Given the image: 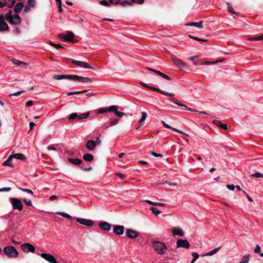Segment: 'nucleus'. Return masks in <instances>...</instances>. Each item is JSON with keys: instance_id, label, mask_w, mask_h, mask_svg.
<instances>
[{"instance_id": "obj_7", "label": "nucleus", "mask_w": 263, "mask_h": 263, "mask_svg": "<svg viewBox=\"0 0 263 263\" xmlns=\"http://www.w3.org/2000/svg\"><path fill=\"white\" fill-rule=\"evenodd\" d=\"M10 200L14 210H17L20 211L23 210V205L20 199L14 197L10 198Z\"/></svg>"}, {"instance_id": "obj_47", "label": "nucleus", "mask_w": 263, "mask_h": 263, "mask_svg": "<svg viewBox=\"0 0 263 263\" xmlns=\"http://www.w3.org/2000/svg\"><path fill=\"white\" fill-rule=\"evenodd\" d=\"M115 114L119 118H122L123 116H124L125 114L124 113V112H119L118 111V110H117L116 112L115 113Z\"/></svg>"}, {"instance_id": "obj_13", "label": "nucleus", "mask_w": 263, "mask_h": 263, "mask_svg": "<svg viewBox=\"0 0 263 263\" xmlns=\"http://www.w3.org/2000/svg\"><path fill=\"white\" fill-rule=\"evenodd\" d=\"M41 256L50 263H57L54 257L51 254L42 253L41 254Z\"/></svg>"}, {"instance_id": "obj_24", "label": "nucleus", "mask_w": 263, "mask_h": 263, "mask_svg": "<svg viewBox=\"0 0 263 263\" xmlns=\"http://www.w3.org/2000/svg\"><path fill=\"white\" fill-rule=\"evenodd\" d=\"M161 123H162L163 124V126L165 127V128H170V129H172L174 131H175L179 134H184V135H185L182 131L181 130H180L176 128H174V127H171V126H170L169 125H168L167 124H166L164 121H161Z\"/></svg>"}, {"instance_id": "obj_33", "label": "nucleus", "mask_w": 263, "mask_h": 263, "mask_svg": "<svg viewBox=\"0 0 263 263\" xmlns=\"http://www.w3.org/2000/svg\"><path fill=\"white\" fill-rule=\"evenodd\" d=\"M142 117L139 121V123L140 125H142L143 122L145 121L147 117V113L145 112H142Z\"/></svg>"}, {"instance_id": "obj_58", "label": "nucleus", "mask_w": 263, "mask_h": 263, "mask_svg": "<svg viewBox=\"0 0 263 263\" xmlns=\"http://www.w3.org/2000/svg\"><path fill=\"white\" fill-rule=\"evenodd\" d=\"M11 190V187H4L0 189V192H9Z\"/></svg>"}, {"instance_id": "obj_64", "label": "nucleus", "mask_w": 263, "mask_h": 263, "mask_svg": "<svg viewBox=\"0 0 263 263\" xmlns=\"http://www.w3.org/2000/svg\"><path fill=\"white\" fill-rule=\"evenodd\" d=\"M47 149L49 151H51V150L52 151H56L57 150L56 148L54 146H52V145L48 146L47 147Z\"/></svg>"}, {"instance_id": "obj_35", "label": "nucleus", "mask_w": 263, "mask_h": 263, "mask_svg": "<svg viewBox=\"0 0 263 263\" xmlns=\"http://www.w3.org/2000/svg\"><path fill=\"white\" fill-rule=\"evenodd\" d=\"M250 259V255H246L243 256L239 263H248Z\"/></svg>"}, {"instance_id": "obj_52", "label": "nucleus", "mask_w": 263, "mask_h": 263, "mask_svg": "<svg viewBox=\"0 0 263 263\" xmlns=\"http://www.w3.org/2000/svg\"><path fill=\"white\" fill-rule=\"evenodd\" d=\"M254 251L255 253H258V254H259L261 252H260V247L258 245H256Z\"/></svg>"}, {"instance_id": "obj_9", "label": "nucleus", "mask_w": 263, "mask_h": 263, "mask_svg": "<svg viewBox=\"0 0 263 263\" xmlns=\"http://www.w3.org/2000/svg\"><path fill=\"white\" fill-rule=\"evenodd\" d=\"M58 36L59 38L63 39V41L71 42L73 40L74 33L72 32L68 31L66 35L60 33Z\"/></svg>"}, {"instance_id": "obj_20", "label": "nucleus", "mask_w": 263, "mask_h": 263, "mask_svg": "<svg viewBox=\"0 0 263 263\" xmlns=\"http://www.w3.org/2000/svg\"><path fill=\"white\" fill-rule=\"evenodd\" d=\"M202 23V21H200L199 22H190L185 24V26H193L201 29L203 28Z\"/></svg>"}, {"instance_id": "obj_49", "label": "nucleus", "mask_w": 263, "mask_h": 263, "mask_svg": "<svg viewBox=\"0 0 263 263\" xmlns=\"http://www.w3.org/2000/svg\"><path fill=\"white\" fill-rule=\"evenodd\" d=\"M7 2L6 0H0V8H3L7 6Z\"/></svg>"}, {"instance_id": "obj_32", "label": "nucleus", "mask_w": 263, "mask_h": 263, "mask_svg": "<svg viewBox=\"0 0 263 263\" xmlns=\"http://www.w3.org/2000/svg\"><path fill=\"white\" fill-rule=\"evenodd\" d=\"M12 63L13 64L17 65V66H21V65H26L27 64L24 62L20 61L19 60H17L16 59H12Z\"/></svg>"}, {"instance_id": "obj_12", "label": "nucleus", "mask_w": 263, "mask_h": 263, "mask_svg": "<svg viewBox=\"0 0 263 263\" xmlns=\"http://www.w3.org/2000/svg\"><path fill=\"white\" fill-rule=\"evenodd\" d=\"M76 221L79 223L87 226L88 227H91L93 224V221L90 219H87L81 218H77L76 219Z\"/></svg>"}, {"instance_id": "obj_23", "label": "nucleus", "mask_w": 263, "mask_h": 263, "mask_svg": "<svg viewBox=\"0 0 263 263\" xmlns=\"http://www.w3.org/2000/svg\"><path fill=\"white\" fill-rule=\"evenodd\" d=\"M172 234L173 235H178L179 236H183L184 235V232L180 228H174L172 230Z\"/></svg>"}, {"instance_id": "obj_2", "label": "nucleus", "mask_w": 263, "mask_h": 263, "mask_svg": "<svg viewBox=\"0 0 263 263\" xmlns=\"http://www.w3.org/2000/svg\"><path fill=\"white\" fill-rule=\"evenodd\" d=\"M53 79L57 80L67 79L71 81H77L84 83H91L93 79L87 77H83L75 74H56L53 76Z\"/></svg>"}, {"instance_id": "obj_37", "label": "nucleus", "mask_w": 263, "mask_h": 263, "mask_svg": "<svg viewBox=\"0 0 263 263\" xmlns=\"http://www.w3.org/2000/svg\"><path fill=\"white\" fill-rule=\"evenodd\" d=\"M248 40L251 41L262 40H263V34L257 37H250Z\"/></svg>"}, {"instance_id": "obj_55", "label": "nucleus", "mask_w": 263, "mask_h": 263, "mask_svg": "<svg viewBox=\"0 0 263 263\" xmlns=\"http://www.w3.org/2000/svg\"><path fill=\"white\" fill-rule=\"evenodd\" d=\"M24 92H25V91H23V90L18 91L15 93L10 95V96H17Z\"/></svg>"}, {"instance_id": "obj_14", "label": "nucleus", "mask_w": 263, "mask_h": 263, "mask_svg": "<svg viewBox=\"0 0 263 263\" xmlns=\"http://www.w3.org/2000/svg\"><path fill=\"white\" fill-rule=\"evenodd\" d=\"M126 234L129 238H136L138 237L139 233L133 229H128L126 230Z\"/></svg>"}, {"instance_id": "obj_15", "label": "nucleus", "mask_w": 263, "mask_h": 263, "mask_svg": "<svg viewBox=\"0 0 263 263\" xmlns=\"http://www.w3.org/2000/svg\"><path fill=\"white\" fill-rule=\"evenodd\" d=\"M124 227L123 226L115 225L113 227V232L117 235H121L124 233Z\"/></svg>"}, {"instance_id": "obj_36", "label": "nucleus", "mask_w": 263, "mask_h": 263, "mask_svg": "<svg viewBox=\"0 0 263 263\" xmlns=\"http://www.w3.org/2000/svg\"><path fill=\"white\" fill-rule=\"evenodd\" d=\"M149 210L155 215H158V214L161 213V212L158 209L154 207H151Z\"/></svg>"}, {"instance_id": "obj_34", "label": "nucleus", "mask_w": 263, "mask_h": 263, "mask_svg": "<svg viewBox=\"0 0 263 263\" xmlns=\"http://www.w3.org/2000/svg\"><path fill=\"white\" fill-rule=\"evenodd\" d=\"M57 214L60 215L65 218H66L69 220L72 219V217L68 214L65 212H59L57 213Z\"/></svg>"}, {"instance_id": "obj_18", "label": "nucleus", "mask_w": 263, "mask_h": 263, "mask_svg": "<svg viewBox=\"0 0 263 263\" xmlns=\"http://www.w3.org/2000/svg\"><path fill=\"white\" fill-rule=\"evenodd\" d=\"M86 148L89 151H93L96 147V143L95 141L89 140L86 142Z\"/></svg>"}, {"instance_id": "obj_8", "label": "nucleus", "mask_w": 263, "mask_h": 263, "mask_svg": "<svg viewBox=\"0 0 263 263\" xmlns=\"http://www.w3.org/2000/svg\"><path fill=\"white\" fill-rule=\"evenodd\" d=\"M21 250L25 253L29 252L34 253L35 251V248L33 245L29 243H24L21 246Z\"/></svg>"}, {"instance_id": "obj_21", "label": "nucleus", "mask_w": 263, "mask_h": 263, "mask_svg": "<svg viewBox=\"0 0 263 263\" xmlns=\"http://www.w3.org/2000/svg\"><path fill=\"white\" fill-rule=\"evenodd\" d=\"M169 100L178 106L184 107L185 109H184V110H187L191 111H193V109H191V108H187L185 105L180 103L178 100L174 98H171L169 99Z\"/></svg>"}, {"instance_id": "obj_31", "label": "nucleus", "mask_w": 263, "mask_h": 263, "mask_svg": "<svg viewBox=\"0 0 263 263\" xmlns=\"http://www.w3.org/2000/svg\"><path fill=\"white\" fill-rule=\"evenodd\" d=\"M13 156V158H16L17 159H20L22 160H24L26 159V156L21 153L16 154L12 155Z\"/></svg>"}, {"instance_id": "obj_22", "label": "nucleus", "mask_w": 263, "mask_h": 263, "mask_svg": "<svg viewBox=\"0 0 263 263\" xmlns=\"http://www.w3.org/2000/svg\"><path fill=\"white\" fill-rule=\"evenodd\" d=\"M23 7L24 4L22 3H17L14 6V11L16 13V14H17V13H20L22 11Z\"/></svg>"}, {"instance_id": "obj_11", "label": "nucleus", "mask_w": 263, "mask_h": 263, "mask_svg": "<svg viewBox=\"0 0 263 263\" xmlns=\"http://www.w3.org/2000/svg\"><path fill=\"white\" fill-rule=\"evenodd\" d=\"M190 243L186 239H179L176 242V248H189Z\"/></svg>"}, {"instance_id": "obj_27", "label": "nucleus", "mask_w": 263, "mask_h": 263, "mask_svg": "<svg viewBox=\"0 0 263 263\" xmlns=\"http://www.w3.org/2000/svg\"><path fill=\"white\" fill-rule=\"evenodd\" d=\"M13 159V156L10 155L9 156L8 158L4 162L3 165L4 166H8L11 167H14V166L11 164V162Z\"/></svg>"}, {"instance_id": "obj_30", "label": "nucleus", "mask_w": 263, "mask_h": 263, "mask_svg": "<svg viewBox=\"0 0 263 263\" xmlns=\"http://www.w3.org/2000/svg\"><path fill=\"white\" fill-rule=\"evenodd\" d=\"M144 201L145 202L148 203L149 204L155 205V206H164L165 205L163 203L153 202V201H152L149 200H146Z\"/></svg>"}, {"instance_id": "obj_25", "label": "nucleus", "mask_w": 263, "mask_h": 263, "mask_svg": "<svg viewBox=\"0 0 263 263\" xmlns=\"http://www.w3.org/2000/svg\"><path fill=\"white\" fill-rule=\"evenodd\" d=\"M68 160L69 162L76 165H78L82 162V160L78 158H69Z\"/></svg>"}, {"instance_id": "obj_17", "label": "nucleus", "mask_w": 263, "mask_h": 263, "mask_svg": "<svg viewBox=\"0 0 263 263\" xmlns=\"http://www.w3.org/2000/svg\"><path fill=\"white\" fill-rule=\"evenodd\" d=\"M99 227L103 230L109 231L111 229V225L107 222L102 221L99 222Z\"/></svg>"}, {"instance_id": "obj_45", "label": "nucleus", "mask_w": 263, "mask_h": 263, "mask_svg": "<svg viewBox=\"0 0 263 263\" xmlns=\"http://www.w3.org/2000/svg\"><path fill=\"white\" fill-rule=\"evenodd\" d=\"M252 177H256V178H259L261 177L263 178V174H261L260 173L257 172L254 174H252L251 175Z\"/></svg>"}, {"instance_id": "obj_46", "label": "nucleus", "mask_w": 263, "mask_h": 263, "mask_svg": "<svg viewBox=\"0 0 263 263\" xmlns=\"http://www.w3.org/2000/svg\"><path fill=\"white\" fill-rule=\"evenodd\" d=\"M119 121V119H114L112 120H111L109 123V126H114V125H115L116 124H117L118 123Z\"/></svg>"}, {"instance_id": "obj_57", "label": "nucleus", "mask_w": 263, "mask_h": 263, "mask_svg": "<svg viewBox=\"0 0 263 263\" xmlns=\"http://www.w3.org/2000/svg\"><path fill=\"white\" fill-rule=\"evenodd\" d=\"M151 154L153 156H154V157H162V155L160 154H157L154 152H151Z\"/></svg>"}, {"instance_id": "obj_39", "label": "nucleus", "mask_w": 263, "mask_h": 263, "mask_svg": "<svg viewBox=\"0 0 263 263\" xmlns=\"http://www.w3.org/2000/svg\"><path fill=\"white\" fill-rule=\"evenodd\" d=\"M7 6L9 8H12L15 4V0H8V1H7Z\"/></svg>"}, {"instance_id": "obj_16", "label": "nucleus", "mask_w": 263, "mask_h": 263, "mask_svg": "<svg viewBox=\"0 0 263 263\" xmlns=\"http://www.w3.org/2000/svg\"><path fill=\"white\" fill-rule=\"evenodd\" d=\"M148 88H149L150 89H151L152 90L158 92H159V93H160L161 94H163L164 95H165L166 96H168V97H174L175 96V94L174 93L166 92V91L162 90L160 89H159V88H158L157 87H153V86L150 87V86H149Z\"/></svg>"}, {"instance_id": "obj_26", "label": "nucleus", "mask_w": 263, "mask_h": 263, "mask_svg": "<svg viewBox=\"0 0 263 263\" xmlns=\"http://www.w3.org/2000/svg\"><path fill=\"white\" fill-rule=\"evenodd\" d=\"M213 123L217 126L218 127H221L222 129H227V124H223L220 121L217 120H213Z\"/></svg>"}, {"instance_id": "obj_48", "label": "nucleus", "mask_w": 263, "mask_h": 263, "mask_svg": "<svg viewBox=\"0 0 263 263\" xmlns=\"http://www.w3.org/2000/svg\"><path fill=\"white\" fill-rule=\"evenodd\" d=\"M100 4L105 6H109V3L107 2L106 0H102L99 2Z\"/></svg>"}, {"instance_id": "obj_60", "label": "nucleus", "mask_w": 263, "mask_h": 263, "mask_svg": "<svg viewBox=\"0 0 263 263\" xmlns=\"http://www.w3.org/2000/svg\"><path fill=\"white\" fill-rule=\"evenodd\" d=\"M227 187L230 190L233 191L235 189V186L233 184L232 185L227 184Z\"/></svg>"}, {"instance_id": "obj_43", "label": "nucleus", "mask_w": 263, "mask_h": 263, "mask_svg": "<svg viewBox=\"0 0 263 263\" xmlns=\"http://www.w3.org/2000/svg\"><path fill=\"white\" fill-rule=\"evenodd\" d=\"M192 255L194 258L192 259L191 263H194L199 257V255L196 252H193Z\"/></svg>"}, {"instance_id": "obj_38", "label": "nucleus", "mask_w": 263, "mask_h": 263, "mask_svg": "<svg viewBox=\"0 0 263 263\" xmlns=\"http://www.w3.org/2000/svg\"><path fill=\"white\" fill-rule=\"evenodd\" d=\"M108 108V112H114V113L116 112V111L118 110V107L115 105L111 106Z\"/></svg>"}, {"instance_id": "obj_62", "label": "nucleus", "mask_w": 263, "mask_h": 263, "mask_svg": "<svg viewBox=\"0 0 263 263\" xmlns=\"http://www.w3.org/2000/svg\"><path fill=\"white\" fill-rule=\"evenodd\" d=\"M58 198V197L57 196H56V195H51L49 197V200L50 201H53V200H54L55 199H57Z\"/></svg>"}, {"instance_id": "obj_6", "label": "nucleus", "mask_w": 263, "mask_h": 263, "mask_svg": "<svg viewBox=\"0 0 263 263\" xmlns=\"http://www.w3.org/2000/svg\"><path fill=\"white\" fill-rule=\"evenodd\" d=\"M171 59L173 61L174 64L179 68H185L188 69V66L184 63L181 60L179 59L175 55H172Z\"/></svg>"}, {"instance_id": "obj_50", "label": "nucleus", "mask_w": 263, "mask_h": 263, "mask_svg": "<svg viewBox=\"0 0 263 263\" xmlns=\"http://www.w3.org/2000/svg\"><path fill=\"white\" fill-rule=\"evenodd\" d=\"M165 184H168L170 185H172V186H177V184L176 183H175V182L171 183L167 181H165L164 182L161 183V184H163V185Z\"/></svg>"}, {"instance_id": "obj_51", "label": "nucleus", "mask_w": 263, "mask_h": 263, "mask_svg": "<svg viewBox=\"0 0 263 263\" xmlns=\"http://www.w3.org/2000/svg\"><path fill=\"white\" fill-rule=\"evenodd\" d=\"M28 4L29 6L34 7L35 5V0H28Z\"/></svg>"}, {"instance_id": "obj_10", "label": "nucleus", "mask_w": 263, "mask_h": 263, "mask_svg": "<svg viewBox=\"0 0 263 263\" xmlns=\"http://www.w3.org/2000/svg\"><path fill=\"white\" fill-rule=\"evenodd\" d=\"M71 62L77 65L78 66L80 67H83L85 68H89V69H93L92 67H91L89 63L82 62V61H79L76 60H72Z\"/></svg>"}, {"instance_id": "obj_44", "label": "nucleus", "mask_w": 263, "mask_h": 263, "mask_svg": "<svg viewBox=\"0 0 263 263\" xmlns=\"http://www.w3.org/2000/svg\"><path fill=\"white\" fill-rule=\"evenodd\" d=\"M23 201L25 202V203L28 205V206H32V201L30 199H28L27 198H24L23 199Z\"/></svg>"}, {"instance_id": "obj_42", "label": "nucleus", "mask_w": 263, "mask_h": 263, "mask_svg": "<svg viewBox=\"0 0 263 263\" xmlns=\"http://www.w3.org/2000/svg\"><path fill=\"white\" fill-rule=\"evenodd\" d=\"M227 6H228V11L229 12H230L231 13H233V14H237V12H236L235 11H234L232 5L229 3H227Z\"/></svg>"}, {"instance_id": "obj_1", "label": "nucleus", "mask_w": 263, "mask_h": 263, "mask_svg": "<svg viewBox=\"0 0 263 263\" xmlns=\"http://www.w3.org/2000/svg\"><path fill=\"white\" fill-rule=\"evenodd\" d=\"M6 20L11 25H18L21 23V18L16 14H12L11 10L5 14H0V32H4L9 30V27Z\"/></svg>"}, {"instance_id": "obj_61", "label": "nucleus", "mask_w": 263, "mask_h": 263, "mask_svg": "<svg viewBox=\"0 0 263 263\" xmlns=\"http://www.w3.org/2000/svg\"><path fill=\"white\" fill-rule=\"evenodd\" d=\"M33 101L31 100L28 101L26 103V105L27 106H31L32 105H33Z\"/></svg>"}, {"instance_id": "obj_29", "label": "nucleus", "mask_w": 263, "mask_h": 263, "mask_svg": "<svg viewBox=\"0 0 263 263\" xmlns=\"http://www.w3.org/2000/svg\"><path fill=\"white\" fill-rule=\"evenodd\" d=\"M93 156L90 154H84L83 156V158L84 160L88 162H90L93 160Z\"/></svg>"}, {"instance_id": "obj_19", "label": "nucleus", "mask_w": 263, "mask_h": 263, "mask_svg": "<svg viewBox=\"0 0 263 263\" xmlns=\"http://www.w3.org/2000/svg\"><path fill=\"white\" fill-rule=\"evenodd\" d=\"M148 70H150V71H152L156 73H157V74H158L159 76L162 77V78L167 80H169V81H172V78H171L170 77L162 73L161 72L159 71H157V70H156L155 69H152V68H147Z\"/></svg>"}, {"instance_id": "obj_59", "label": "nucleus", "mask_w": 263, "mask_h": 263, "mask_svg": "<svg viewBox=\"0 0 263 263\" xmlns=\"http://www.w3.org/2000/svg\"><path fill=\"white\" fill-rule=\"evenodd\" d=\"M116 175L119 177L121 179H124L126 176L124 175V174H123L122 173H117L116 174Z\"/></svg>"}, {"instance_id": "obj_53", "label": "nucleus", "mask_w": 263, "mask_h": 263, "mask_svg": "<svg viewBox=\"0 0 263 263\" xmlns=\"http://www.w3.org/2000/svg\"><path fill=\"white\" fill-rule=\"evenodd\" d=\"M120 4L123 6H125L126 5H131L132 2L128 1H123L120 3Z\"/></svg>"}, {"instance_id": "obj_54", "label": "nucleus", "mask_w": 263, "mask_h": 263, "mask_svg": "<svg viewBox=\"0 0 263 263\" xmlns=\"http://www.w3.org/2000/svg\"><path fill=\"white\" fill-rule=\"evenodd\" d=\"M132 2L138 4H142L144 2V0H132Z\"/></svg>"}, {"instance_id": "obj_28", "label": "nucleus", "mask_w": 263, "mask_h": 263, "mask_svg": "<svg viewBox=\"0 0 263 263\" xmlns=\"http://www.w3.org/2000/svg\"><path fill=\"white\" fill-rule=\"evenodd\" d=\"M221 247H222V246H220L219 247L215 248L214 249L208 252L207 253H206L205 254H203L202 255V256L203 257V256H208H208L213 255L215 254L216 253H217L221 249Z\"/></svg>"}, {"instance_id": "obj_56", "label": "nucleus", "mask_w": 263, "mask_h": 263, "mask_svg": "<svg viewBox=\"0 0 263 263\" xmlns=\"http://www.w3.org/2000/svg\"><path fill=\"white\" fill-rule=\"evenodd\" d=\"M51 45L56 48L57 49H59V48H62L63 47L60 45V44H53V43H51Z\"/></svg>"}, {"instance_id": "obj_63", "label": "nucleus", "mask_w": 263, "mask_h": 263, "mask_svg": "<svg viewBox=\"0 0 263 263\" xmlns=\"http://www.w3.org/2000/svg\"><path fill=\"white\" fill-rule=\"evenodd\" d=\"M95 142L96 143V146L97 145H100L101 143V140L100 139L99 137H98L97 138L96 141H95Z\"/></svg>"}, {"instance_id": "obj_40", "label": "nucleus", "mask_w": 263, "mask_h": 263, "mask_svg": "<svg viewBox=\"0 0 263 263\" xmlns=\"http://www.w3.org/2000/svg\"><path fill=\"white\" fill-rule=\"evenodd\" d=\"M18 189L23 191V192H27L28 193H29L31 195H33V192H32V190H30V189H24V188H22V187H18Z\"/></svg>"}, {"instance_id": "obj_5", "label": "nucleus", "mask_w": 263, "mask_h": 263, "mask_svg": "<svg viewBox=\"0 0 263 263\" xmlns=\"http://www.w3.org/2000/svg\"><path fill=\"white\" fill-rule=\"evenodd\" d=\"M90 115V112L87 111L84 113H81L78 115L77 112L71 114L69 116V120H74L78 119L79 120H81L87 118Z\"/></svg>"}, {"instance_id": "obj_3", "label": "nucleus", "mask_w": 263, "mask_h": 263, "mask_svg": "<svg viewBox=\"0 0 263 263\" xmlns=\"http://www.w3.org/2000/svg\"><path fill=\"white\" fill-rule=\"evenodd\" d=\"M152 245L157 254L160 255L165 254L167 250V247L165 244L161 241L153 240L152 242Z\"/></svg>"}, {"instance_id": "obj_41", "label": "nucleus", "mask_w": 263, "mask_h": 263, "mask_svg": "<svg viewBox=\"0 0 263 263\" xmlns=\"http://www.w3.org/2000/svg\"><path fill=\"white\" fill-rule=\"evenodd\" d=\"M108 107L100 108L99 109L98 113H99V114H103V113L107 112H108Z\"/></svg>"}, {"instance_id": "obj_4", "label": "nucleus", "mask_w": 263, "mask_h": 263, "mask_svg": "<svg viewBox=\"0 0 263 263\" xmlns=\"http://www.w3.org/2000/svg\"><path fill=\"white\" fill-rule=\"evenodd\" d=\"M6 255L10 258H16L18 256V252L16 249L11 246H6L4 248Z\"/></svg>"}]
</instances>
